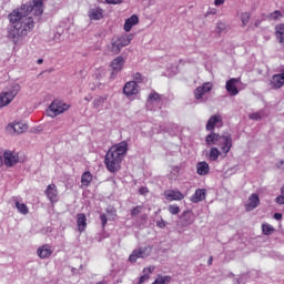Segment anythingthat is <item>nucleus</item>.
Instances as JSON below:
<instances>
[{
  "instance_id": "obj_16",
  "label": "nucleus",
  "mask_w": 284,
  "mask_h": 284,
  "mask_svg": "<svg viewBox=\"0 0 284 284\" xmlns=\"http://www.w3.org/2000/svg\"><path fill=\"white\" fill-rule=\"evenodd\" d=\"M123 93L125 97H134L135 94H139V84H136L135 81L126 82L123 88Z\"/></svg>"
},
{
  "instance_id": "obj_42",
  "label": "nucleus",
  "mask_w": 284,
  "mask_h": 284,
  "mask_svg": "<svg viewBox=\"0 0 284 284\" xmlns=\"http://www.w3.org/2000/svg\"><path fill=\"white\" fill-rule=\"evenodd\" d=\"M159 99H161V98H160L159 93H156V92L151 93L149 95V101H159Z\"/></svg>"
},
{
  "instance_id": "obj_29",
  "label": "nucleus",
  "mask_w": 284,
  "mask_h": 284,
  "mask_svg": "<svg viewBox=\"0 0 284 284\" xmlns=\"http://www.w3.org/2000/svg\"><path fill=\"white\" fill-rule=\"evenodd\" d=\"M138 251L140 252L141 258H148V256H150V254H152V245L139 247Z\"/></svg>"
},
{
  "instance_id": "obj_38",
  "label": "nucleus",
  "mask_w": 284,
  "mask_h": 284,
  "mask_svg": "<svg viewBox=\"0 0 284 284\" xmlns=\"http://www.w3.org/2000/svg\"><path fill=\"white\" fill-rule=\"evenodd\" d=\"M133 81L138 84V83H143V81H145V77H143L141 73L136 72L133 73Z\"/></svg>"
},
{
  "instance_id": "obj_34",
  "label": "nucleus",
  "mask_w": 284,
  "mask_h": 284,
  "mask_svg": "<svg viewBox=\"0 0 284 284\" xmlns=\"http://www.w3.org/2000/svg\"><path fill=\"white\" fill-rule=\"evenodd\" d=\"M283 18V13L281 11L275 10L274 12L267 16L268 21H278V19Z\"/></svg>"
},
{
  "instance_id": "obj_35",
  "label": "nucleus",
  "mask_w": 284,
  "mask_h": 284,
  "mask_svg": "<svg viewBox=\"0 0 284 284\" xmlns=\"http://www.w3.org/2000/svg\"><path fill=\"white\" fill-rule=\"evenodd\" d=\"M250 19H251L250 12L241 13V22H242L243 27H245L250 23Z\"/></svg>"
},
{
  "instance_id": "obj_43",
  "label": "nucleus",
  "mask_w": 284,
  "mask_h": 284,
  "mask_svg": "<svg viewBox=\"0 0 284 284\" xmlns=\"http://www.w3.org/2000/svg\"><path fill=\"white\" fill-rule=\"evenodd\" d=\"M100 220L102 223V227H105V225H108V216L105 214H101Z\"/></svg>"
},
{
  "instance_id": "obj_39",
  "label": "nucleus",
  "mask_w": 284,
  "mask_h": 284,
  "mask_svg": "<svg viewBox=\"0 0 284 284\" xmlns=\"http://www.w3.org/2000/svg\"><path fill=\"white\" fill-rule=\"evenodd\" d=\"M169 212L170 214L176 215L179 212H181V209L176 204L169 205Z\"/></svg>"
},
{
  "instance_id": "obj_9",
  "label": "nucleus",
  "mask_w": 284,
  "mask_h": 284,
  "mask_svg": "<svg viewBox=\"0 0 284 284\" xmlns=\"http://www.w3.org/2000/svg\"><path fill=\"white\" fill-rule=\"evenodd\" d=\"M213 84L211 82H205L202 87H197L194 91V98L196 101H201L203 103V95L211 92Z\"/></svg>"
},
{
  "instance_id": "obj_54",
  "label": "nucleus",
  "mask_w": 284,
  "mask_h": 284,
  "mask_svg": "<svg viewBox=\"0 0 284 284\" xmlns=\"http://www.w3.org/2000/svg\"><path fill=\"white\" fill-rule=\"evenodd\" d=\"M209 14H216V11L215 10L210 11Z\"/></svg>"
},
{
  "instance_id": "obj_10",
  "label": "nucleus",
  "mask_w": 284,
  "mask_h": 284,
  "mask_svg": "<svg viewBox=\"0 0 284 284\" xmlns=\"http://www.w3.org/2000/svg\"><path fill=\"white\" fill-rule=\"evenodd\" d=\"M164 197L166 201H183L185 193L181 192L179 189H170L164 191Z\"/></svg>"
},
{
  "instance_id": "obj_18",
  "label": "nucleus",
  "mask_w": 284,
  "mask_h": 284,
  "mask_svg": "<svg viewBox=\"0 0 284 284\" xmlns=\"http://www.w3.org/2000/svg\"><path fill=\"white\" fill-rule=\"evenodd\" d=\"M271 85L274 90H281L284 85V69L281 73L274 74L271 79Z\"/></svg>"
},
{
  "instance_id": "obj_8",
  "label": "nucleus",
  "mask_w": 284,
  "mask_h": 284,
  "mask_svg": "<svg viewBox=\"0 0 284 284\" xmlns=\"http://www.w3.org/2000/svg\"><path fill=\"white\" fill-rule=\"evenodd\" d=\"M195 221L196 216L194 215V212L190 210L184 211L180 216L181 227H190V225H193Z\"/></svg>"
},
{
  "instance_id": "obj_23",
  "label": "nucleus",
  "mask_w": 284,
  "mask_h": 284,
  "mask_svg": "<svg viewBox=\"0 0 284 284\" xmlns=\"http://www.w3.org/2000/svg\"><path fill=\"white\" fill-rule=\"evenodd\" d=\"M275 37L278 43L284 45V23H280L275 27Z\"/></svg>"
},
{
  "instance_id": "obj_33",
  "label": "nucleus",
  "mask_w": 284,
  "mask_h": 284,
  "mask_svg": "<svg viewBox=\"0 0 284 284\" xmlns=\"http://www.w3.org/2000/svg\"><path fill=\"white\" fill-rule=\"evenodd\" d=\"M139 258H141V253H140L139 248H135L132 251L131 255L129 256V261H130V263H136V261H139Z\"/></svg>"
},
{
  "instance_id": "obj_37",
  "label": "nucleus",
  "mask_w": 284,
  "mask_h": 284,
  "mask_svg": "<svg viewBox=\"0 0 284 284\" xmlns=\"http://www.w3.org/2000/svg\"><path fill=\"white\" fill-rule=\"evenodd\" d=\"M277 205H284V185L281 187V194L275 199Z\"/></svg>"
},
{
  "instance_id": "obj_36",
  "label": "nucleus",
  "mask_w": 284,
  "mask_h": 284,
  "mask_svg": "<svg viewBox=\"0 0 284 284\" xmlns=\"http://www.w3.org/2000/svg\"><path fill=\"white\" fill-rule=\"evenodd\" d=\"M226 28H227V26L224 22L220 21L216 23L215 30H216L217 34H221V33L225 32Z\"/></svg>"
},
{
  "instance_id": "obj_56",
  "label": "nucleus",
  "mask_w": 284,
  "mask_h": 284,
  "mask_svg": "<svg viewBox=\"0 0 284 284\" xmlns=\"http://www.w3.org/2000/svg\"><path fill=\"white\" fill-rule=\"evenodd\" d=\"M85 101H90V99H89V98H85Z\"/></svg>"
},
{
  "instance_id": "obj_6",
  "label": "nucleus",
  "mask_w": 284,
  "mask_h": 284,
  "mask_svg": "<svg viewBox=\"0 0 284 284\" xmlns=\"http://www.w3.org/2000/svg\"><path fill=\"white\" fill-rule=\"evenodd\" d=\"M67 110H70V104L63 101L55 100L49 105L47 110V114L51 119H54V116H59V114H63V112H67Z\"/></svg>"
},
{
  "instance_id": "obj_50",
  "label": "nucleus",
  "mask_w": 284,
  "mask_h": 284,
  "mask_svg": "<svg viewBox=\"0 0 284 284\" xmlns=\"http://www.w3.org/2000/svg\"><path fill=\"white\" fill-rule=\"evenodd\" d=\"M274 219H275L276 221H281V219H283V214H281V213H275V214H274Z\"/></svg>"
},
{
  "instance_id": "obj_11",
  "label": "nucleus",
  "mask_w": 284,
  "mask_h": 284,
  "mask_svg": "<svg viewBox=\"0 0 284 284\" xmlns=\"http://www.w3.org/2000/svg\"><path fill=\"white\" fill-rule=\"evenodd\" d=\"M3 163L7 168H12L19 163V154L12 151H6L3 153Z\"/></svg>"
},
{
  "instance_id": "obj_12",
  "label": "nucleus",
  "mask_w": 284,
  "mask_h": 284,
  "mask_svg": "<svg viewBox=\"0 0 284 284\" xmlns=\"http://www.w3.org/2000/svg\"><path fill=\"white\" fill-rule=\"evenodd\" d=\"M222 126H223V118L220 114L212 115L206 123V130L209 132L214 130V128H222Z\"/></svg>"
},
{
  "instance_id": "obj_19",
  "label": "nucleus",
  "mask_w": 284,
  "mask_h": 284,
  "mask_svg": "<svg viewBox=\"0 0 284 284\" xmlns=\"http://www.w3.org/2000/svg\"><path fill=\"white\" fill-rule=\"evenodd\" d=\"M88 17L90 21H101V19H103V9L100 7H93L89 9Z\"/></svg>"
},
{
  "instance_id": "obj_41",
  "label": "nucleus",
  "mask_w": 284,
  "mask_h": 284,
  "mask_svg": "<svg viewBox=\"0 0 284 284\" xmlns=\"http://www.w3.org/2000/svg\"><path fill=\"white\" fill-rule=\"evenodd\" d=\"M248 118L252 119L253 121H261L263 119V115L261 114V112H256V113L250 114Z\"/></svg>"
},
{
  "instance_id": "obj_5",
  "label": "nucleus",
  "mask_w": 284,
  "mask_h": 284,
  "mask_svg": "<svg viewBox=\"0 0 284 284\" xmlns=\"http://www.w3.org/2000/svg\"><path fill=\"white\" fill-rule=\"evenodd\" d=\"M132 42V34L129 36H122L111 42V44L108 47L109 52L111 54H119L123 48L130 45Z\"/></svg>"
},
{
  "instance_id": "obj_46",
  "label": "nucleus",
  "mask_w": 284,
  "mask_h": 284,
  "mask_svg": "<svg viewBox=\"0 0 284 284\" xmlns=\"http://www.w3.org/2000/svg\"><path fill=\"white\" fill-rule=\"evenodd\" d=\"M106 3H110L112 6H119V3H123V0H105Z\"/></svg>"
},
{
  "instance_id": "obj_57",
  "label": "nucleus",
  "mask_w": 284,
  "mask_h": 284,
  "mask_svg": "<svg viewBox=\"0 0 284 284\" xmlns=\"http://www.w3.org/2000/svg\"><path fill=\"white\" fill-rule=\"evenodd\" d=\"M152 284H155L154 282Z\"/></svg>"
},
{
  "instance_id": "obj_2",
  "label": "nucleus",
  "mask_w": 284,
  "mask_h": 284,
  "mask_svg": "<svg viewBox=\"0 0 284 284\" xmlns=\"http://www.w3.org/2000/svg\"><path fill=\"white\" fill-rule=\"evenodd\" d=\"M128 154V142L122 141L113 146L105 154L104 163L109 172H119L121 170V163Z\"/></svg>"
},
{
  "instance_id": "obj_31",
  "label": "nucleus",
  "mask_w": 284,
  "mask_h": 284,
  "mask_svg": "<svg viewBox=\"0 0 284 284\" xmlns=\"http://www.w3.org/2000/svg\"><path fill=\"white\" fill-rule=\"evenodd\" d=\"M81 183H82V185H85V187H88V185H90V183H92V173L84 172L81 176Z\"/></svg>"
},
{
  "instance_id": "obj_24",
  "label": "nucleus",
  "mask_w": 284,
  "mask_h": 284,
  "mask_svg": "<svg viewBox=\"0 0 284 284\" xmlns=\"http://www.w3.org/2000/svg\"><path fill=\"white\" fill-rule=\"evenodd\" d=\"M87 221H88V219L85 217V214H83V213L78 214L77 223H78L79 232H83L85 230V227H88Z\"/></svg>"
},
{
  "instance_id": "obj_1",
  "label": "nucleus",
  "mask_w": 284,
  "mask_h": 284,
  "mask_svg": "<svg viewBox=\"0 0 284 284\" xmlns=\"http://www.w3.org/2000/svg\"><path fill=\"white\" fill-rule=\"evenodd\" d=\"M41 14H43V0H33L14 9L9 14L8 39L14 45H19L34 30L37 22L41 20Z\"/></svg>"
},
{
  "instance_id": "obj_7",
  "label": "nucleus",
  "mask_w": 284,
  "mask_h": 284,
  "mask_svg": "<svg viewBox=\"0 0 284 284\" xmlns=\"http://www.w3.org/2000/svg\"><path fill=\"white\" fill-rule=\"evenodd\" d=\"M125 65V59L121 55L114 58L111 61V79H114L121 70H123V67Z\"/></svg>"
},
{
  "instance_id": "obj_27",
  "label": "nucleus",
  "mask_w": 284,
  "mask_h": 284,
  "mask_svg": "<svg viewBox=\"0 0 284 284\" xmlns=\"http://www.w3.org/2000/svg\"><path fill=\"white\" fill-rule=\"evenodd\" d=\"M222 152L219 148L213 146L210 149L209 159L210 161H219V156H221Z\"/></svg>"
},
{
  "instance_id": "obj_47",
  "label": "nucleus",
  "mask_w": 284,
  "mask_h": 284,
  "mask_svg": "<svg viewBox=\"0 0 284 284\" xmlns=\"http://www.w3.org/2000/svg\"><path fill=\"white\" fill-rule=\"evenodd\" d=\"M154 272V267H145L143 270V274H146V276H150Z\"/></svg>"
},
{
  "instance_id": "obj_26",
  "label": "nucleus",
  "mask_w": 284,
  "mask_h": 284,
  "mask_svg": "<svg viewBox=\"0 0 284 284\" xmlns=\"http://www.w3.org/2000/svg\"><path fill=\"white\" fill-rule=\"evenodd\" d=\"M105 101H108V97H99L93 100V108L95 110H101L103 105H105Z\"/></svg>"
},
{
  "instance_id": "obj_13",
  "label": "nucleus",
  "mask_w": 284,
  "mask_h": 284,
  "mask_svg": "<svg viewBox=\"0 0 284 284\" xmlns=\"http://www.w3.org/2000/svg\"><path fill=\"white\" fill-rule=\"evenodd\" d=\"M258 205H261V199L258 197V194L253 193L245 204V210L246 212H252L253 210H256Z\"/></svg>"
},
{
  "instance_id": "obj_17",
  "label": "nucleus",
  "mask_w": 284,
  "mask_h": 284,
  "mask_svg": "<svg viewBox=\"0 0 284 284\" xmlns=\"http://www.w3.org/2000/svg\"><path fill=\"white\" fill-rule=\"evenodd\" d=\"M44 193L51 203H57V201H59V191L57 190L55 184H49Z\"/></svg>"
},
{
  "instance_id": "obj_22",
  "label": "nucleus",
  "mask_w": 284,
  "mask_h": 284,
  "mask_svg": "<svg viewBox=\"0 0 284 284\" xmlns=\"http://www.w3.org/2000/svg\"><path fill=\"white\" fill-rule=\"evenodd\" d=\"M196 170L200 176H205L210 173V164H207L205 161L199 162L196 164Z\"/></svg>"
},
{
  "instance_id": "obj_20",
  "label": "nucleus",
  "mask_w": 284,
  "mask_h": 284,
  "mask_svg": "<svg viewBox=\"0 0 284 284\" xmlns=\"http://www.w3.org/2000/svg\"><path fill=\"white\" fill-rule=\"evenodd\" d=\"M205 196H207L205 189H197L190 201L191 203H201V201H205Z\"/></svg>"
},
{
  "instance_id": "obj_28",
  "label": "nucleus",
  "mask_w": 284,
  "mask_h": 284,
  "mask_svg": "<svg viewBox=\"0 0 284 284\" xmlns=\"http://www.w3.org/2000/svg\"><path fill=\"white\" fill-rule=\"evenodd\" d=\"M276 230L274 229V226H272L271 224L268 223H264L262 224V233L265 235V236H272V234H274Z\"/></svg>"
},
{
  "instance_id": "obj_53",
  "label": "nucleus",
  "mask_w": 284,
  "mask_h": 284,
  "mask_svg": "<svg viewBox=\"0 0 284 284\" xmlns=\"http://www.w3.org/2000/svg\"><path fill=\"white\" fill-rule=\"evenodd\" d=\"M261 24V21H256L255 22V27L258 28V26Z\"/></svg>"
},
{
  "instance_id": "obj_44",
  "label": "nucleus",
  "mask_w": 284,
  "mask_h": 284,
  "mask_svg": "<svg viewBox=\"0 0 284 284\" xmlns=\"http://www.w3.org/2000/svg\"><path fill=\"white\" fill-rule=\"evenodd\" d=\"M158 227H160L161 230H163V227H165L168 225V222H165L163 219L159 220L156 222Z\"/></svg>"
},
{
  "instance_id": "obj_30",
  "label": "nucleus",
  "mask_w": 284,
  "mask_h": 284,
  "mask_svg": "<svg viewBox=\"0 0 284 284\" xmlns=\"http://www.w3.org/2000/svg\"><path fill=\"white\" fill-rule=\"evenodd\" d=\"M172 281V276L170 275H158L155 281L153 282L154 284H168Z\"/></svg>"
},
{
  "instance_id": "obj_3",
  "label": "nucleus",
  "mask_w": 284,
  "mask_h": 284,
  "mask_svg": "<svg viewBox=\"0 0 284 284\" xmlns=\"http://www.w3.org/2000/svg\"><path fill=\"white\" fill-rule=\"evenodd\" d=\"M205 141L207 145H219L224 156H227L232 150V134L230 133H225L223 135H220L219 133H211L206 135Z\"/></svg>"
},
{
  "instance_id": "obj_40",
  "label": "nucleus",
  "mask_w": 284,
  "mask_h": 284,
  "mask_svg": "<svg viewBox=\"0 0 284 284\" xmlns=\"http://www.w3.org/2000/svg\"><path fill=\"white\" fill-rule=\"evenodd\" d=\"M143 212V206L138 205L131 210V216H139Z\"/></svg>"
},
{
  "instance_id": "obj_14",
  "label": "nucleus",
  "mask_w": 284,
  "mask_h": 284,
  "mask_svg": "<svg viewBox=\"0 0 284 284\" xmlns=\"http://www.w3.org/2000/svg\"><path fill=\"white\" fill-rule=\"evenodd\" d=\"M52 254H54V250H52V245L50 244L41 245L37 250V256H39V258H50Z\"/></svg>"
},
{
  "instance_id": "obj_32",
  "label": "nucleus",
  "mask_w": 284,
  "mask_h": 284,
  "mask_svg": "<svg viewBox=\"0 0 284 284\" xmlns=\"http://www.w3.org/2000/svg\"><path fill=\"white\" fill-rule=\"evenodd\" d=\"M16 207H17L18 212L23 215L29 214V212H30V210H28V205H26L24 203H21L19 201L16 202Z\"/></svg>"
},
{
  "instance_id": "obj_55",
  "label": "nucleus",
  "mask_w": 284,
  "mask_h": 284,
  "mask_svg": "<svg viewBox=\"0 0 284 284\" xmlns=\"http://www.w3.org/2000/svg\"><path fill=\"white\" fill-rule=\"evenodd\" d=\"M38 63H39V64L43 63V59H39V60H38Z\"/></svg>"
},
{
  "instance_id": "obj_49",
  "label": "nucleus",
  "mask_w": 284,
  "mask_h": 284,
  "mask_svg": "<svg viewBox=\"0 0 284 284\" xmlns=\"http://www.w3.org/2000/svg\"><path fill=\"white\" fill-rule=\"evenodd\" d=\"M139 192H140V194H148V187H145V186H142L140 190H139Z\"/></svg>"
},
{
  "instance_id": "obj_4",
  "label": "nucleus",
  "mask_w": 284,
  "mask_h": 284,
  "mask_svg": "<svg viewBox=\"0 0 284 284\" xmlns=\"http://www.w3.org/2000/svg\"><path fill=\"white\" fill-rule=\"evenodd\" d=\"M21 92V85L17 82L9 84L7 91L0 93V108H6L10 105L14 98Z\"/></svg>"
},
{
  "instance_id": "obj_48",
  "label": "nucleus",
  "mask_w": 284,
  "mask_h": 284,
  "mask_svg": "<svg viewBox=\"0 0 284 284\" xmlns=\"http://www.w3.org/2000/svg\"><path fill=\"white\" fill-rule=\"evenodd\" d=\"M223 3H225V0H214V6L216 7L223 6Z\"/></svg>"
},
{
  "instance_id": "obj_15",
  "label": "nucleus",
  "mask_w": 284,
  "mask_h": 284,
  "mask_svg": "<svg viewBox=\"0 0 284 284\" xmlns=\"http://www.w3.org/2000/svg\"><path fill=\"white\" fill-rule=\"evenodd\" d=\"M241 82V78H233L226 81V92L231 94V97H236L239 94V89L236 88V84Z\"/></svg>"
},
{
  "instance_id": "obj_21",
  "label": "nucleus",
  "mask_w": 284,
  "mask_h": 284,
  "mask_svg": "<svg viewBox=\"0 0 284 284\" xmlns=\"http://www.w3.org/2000/svg\"><path fill=\"white\" fill-rule=\"evenodd\" d=\"M139 23V16L133 14L129 19L125 20L124 22V31L130 32L134 26Z\"/></svg>"
},
{
  "instance_id": "obj_45",
  "label": "nucleus",
  "mask_w": 284,
  "mask_h": 284,
  "mask_svg": "<svg viewBox=\"0 0 284 284\" xmlns=\"http://www.w3.org/2000/svg\"><path fill=\"white\" fill-rule=\"evenodd\" d=\"M150 276L148 274H143L140 280H139V284H143L145 283V281H149Z\"/></svg>"
},
{
  "instance_id": "obj_51",
  "label": "nucleus",
  "mask_w": 284,
  "mask_h": 284,
  "mask_svg": "<svg viewBox=\"0 0 284 284\" xmlns=\"http://www.w3.org/2000/svg\"><path fill=\"white\" fill-rule=\"evenodd\" d=\"M214 261V257H210L209 261H207V265H212V262Z\"/></svg>"
},
{
  "instance_id": "obj_52",
  "label": "nucleus",
  "mask_w": 284,
  "mask_h": 284,
  "mask_svg": "<svg viewBox=\"0 0 284 284\" xmlns=\"http://www.w3.org/2000/svg\"><path fill=\"white\" fill-rule=\"evenodd\" d=\"M3 165V158L0 156V168Z\"/></svg>"
},
{
  "instance_id": "obj_25",
  "label": "nucleus",
  "mask_w": 284,
  "mask_h": 284,
  "mask_svg": "<svg viewBox=\"0 0 284 284\" xmlns=\"http://www.w3.org/2000/svg\"><path fill=\"white\" fill-rule=\"evenodd\" d=\"M12 129L16 134H23V132L28 130V124H24L23 122H17L12 125Z\"/></svg>"
}]
</instances>
